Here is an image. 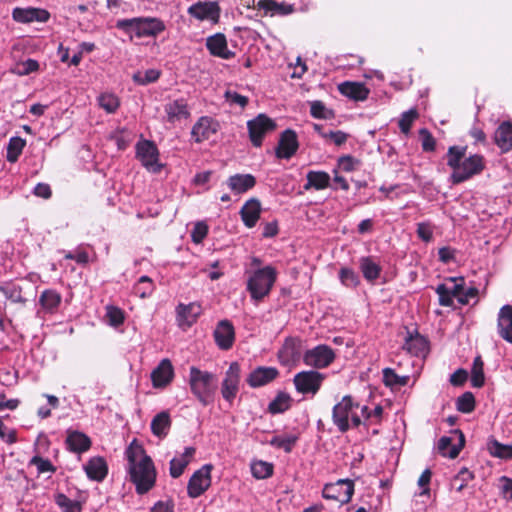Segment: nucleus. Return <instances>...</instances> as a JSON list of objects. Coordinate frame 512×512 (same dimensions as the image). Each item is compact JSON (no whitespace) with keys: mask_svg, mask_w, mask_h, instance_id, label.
I'll return each mask as SVG.
<instances>
[{"mask_svg":"<svg viewBox=\"0 0 512 512\" xmlns=\"http://www.w3.org/2000/svg\"><path fill=\"white\" fill-rule=\"evenodd\" d=\"M129 473L139 494L148 492L155 484L156 471L152 459L141 445L133 441L126 451Z\"/></svg>","mask_w":512,"mask_h":512,"instance_id":"obj_1","label":"nucleus"},{"mask_svg":"<svg viewBox=\"0 0 512 512\" xmlns=\"http://www.w3.org/2000/svg\"><path fill=\"white\" fill-rule=\"evenodd\" d=\"M116 28L128 34L131 38L157 37L165 29V23L156 17H135L120 19Z\"/></svg>","mask_w":512,"mask_h":512,"instance_id":"obj_2","label":"nucleus"},{"mask_svg":"<svg viewBox=\"0 0 512 512\" xmlns=\"http://www.w3.org/2000/svg\"><path fill=\"white\" fill-rule=\"evenodd\" d=\"M216 381L217 378L214 374L202 371L194 366L190 368V389L204 406L212 402V398L217 387Z\"/></svg>","mask_w":512,"mask_h":512,"instance_id":"obj_3","label":"nucleus"},{"mask_svg":"<svg viewBox=\"0 0 512 512\" xmlns=\"http://www.w3.org/2000/svg\"><path fill=\"white\" fill-rule=\"evenodd\" d=\"M276 276V270L272 266L256 269L247 281V289L252 299L259 301L267 296L276 281Z\"/></svg>","mask_w":512,"mask_h":512,"instance_id":"obj_4","label":"nucleus"},{"mask_svg":"<svg viewBox=\"0 0 512 512\" xmlns=\"http://www.w3.org/2000/svg\"><path fill=\"white\" fill-rule=\"evenodd\" d=\"M359 404L354 403L350 396H344L333 408V422L340 431H347L351 424L355 427L361 424L358 413Z\"/></svg>","mask_w":512,"mask_h":512,"instance_id":"obj_5","label":"nucleus"},{"mask_svg":"<svg viewBox=\"0 0 512 512\" xmlns=\"http://www.w3.org/2000/svg\"><path fill=\"white\" fill-rule=\"evenodd\" d=\"M484 169L483 157L480 155H471L464 158L460 167L453 171L451 181L453 184L462 183L472 176L479 174Z\"/></svg>","mask_w":512,"mask_h":512,"instance_id":"obj_6","label":"nucleus"},{"mask_svg":"<svg viewBox=\"0 0 512 512\" xmlns=\"http://www.w3.org/2000/svg\"><path fill=\"white\" fill-rule=\"evenodd\" d=\"M187 12L199 21H209L216 24L219 22L221 8L215 1H198L191 5Z\"/></svg>","mask_w":512,"mask_h":512,"instance_id":"obj_7","label":"nucleus"},{"mask_svg":"<svg viewBox=\"0 0 512 512\" xmlns=\"http://www.w3.org/2000/svg\"><path fill=\"white\" fill-rule=\"evenodd\" d=\"M354 492V484L349 479H340L336 483L325 485L323 489V497L326 499L336 500L341 504L350 501Z\"/></svg>","mask_w":512,"mask_h":512,"instance_id":"obj_8","label":"nucleus"},{"mask_svg":"<svg viewBox=\"0 0 512 512\" xmlns=\"http://www.w3.org/2000/svg\"><path fill=\"white\" fill-rule=\"evenodd\" d=\"M323 380L324 375L317 371H302L294 376L293 381L298 392L316 394Z\"/></svg>","mask_w":512,"mask_h":512,"instance_id":"obj_9","label":"nucleus"},{"mask_svg":"<svg viewBox=\"0 0 512 512\" xmlns=\"http://www.w3.org/2000/svg\"><path fill=\"white\" fill-rule=\"evenodd\" d=\"M335 358L333 350L327 345H318L307 350L303 356L306 365L315 368H325L330 365Z\"/></svg>","mask_w":512,"mask_h":512,"instance_id":"obj_10","label":"nucleus"},{"mask_svg":"<svg viewBox=\"0 0 512 512\" xmlns=\"http://www.w3.org/2000/svg\"><path fill=\"white\" fill-rule=\"evenodd\" d=\"M211 465H204L197 470L188 482V495L196 498L203 494L211 485Z\"/></svg>","mask_w":512,"mask_h":512,"instance_id":"obj_11","label":"nucleus"},{"mask_svg":"<svg viewBox=\"0 0 512 512\" xmlns=\"http://www.w3.org/2000/svg\"><path fill=\"white\" fill-rule=\"evenodd\" d=\"M137 157L143 166L151 172H159L161 164L158 161L157 147L150 141H143L137 145Z\"/></svg>","mask_w":512,"mask_h":512,"instance_id":"obj_12","label":"nucleus"},{"mask_svg":"<svg viewBox=\"0 0 512 512\" xmlns=\"http://www.w3.org/2000/svg\"><path fill=\"white\" fill-rule=\"evenodd\" d=\"M247 126L253 145L260 146L263 136L267 132L274 130L275 123L266 115L260 114L255 119L248 121Z\"/></svg>","mask_w":512,"mask_h":512,"instance_id":"obj_13","label":"nucleus"},{"mask_svg":"<svg viewBox=\"0 0 512 512\" xmlns=\"http://www.w3.org/2000/svg\"><path fill=\"white\" fill-rule=\"evenodd\" d=\"M240 382V366L237 362H232L226 371L225 378L222 383L221 393L225 400L232 401L238 393V385Z\"/></svg>","mask_w":512,"mask_h":512,"instance_id":"obj_14","label":"nucleus"},{"mask_svg":"<svg viewBox=\"0 0 512 512\" xmlns=\"http://www.w3.org/2000/svg\"><path fill=\"white\" fill-rule=\"evenodd\" d=\"M206 48L211 55L229 60L235 56V53L228 48L226 36L222 33H216L206 39Z\"/></svg>","mask_w":512,"mask_h":512,"instance_id":"obj_15","label":"nucleus"},{"mask_svg":"<svg viewBox=\"0 0 512 512\" xmlns=\"http://www.w3.org/2000/svg\"><path fill=\"white\" fill-rule=\"evenodd\" d=\"M219 130V123L210 117H201L192 128V137L196 142L210 139Z\"/></svg>","mask_w":512,"mask_h":512,"instance_id":"obj_16","label":"nucleus"},{"mask_svg":"<svg viewBox=\"0 0 512 512\" xmlns=\"http://www.w3.org/2000/svg\"><path fill=\"white\" fill-rule=\"evenodd\" d=\"M202 312L201 305L190 303L188 305L179 304L177 307V321L180 327L187 328L193 325Z\"/></svg>","mask_w":512,"mask_h":512,"instance_id":"obj_17","label":"nucleus"},{"mask_svg":"<svg viewBox=\"0 0 512 512\" xmlns=\"http://www.w3.org/2000/svg\"><path fill=\"white\" fill-rule=\"evenodd\" d=\"M214 338L221 349L227 350L231 348L235 338L232 323L228 320L220 321L214 331Z\"/></svg>","mask_w":512,"mask_h":512,"instance_id":"obj_18","label":"nucleus"},{"mask_svg":"<svg viewBox=\"0 0 512 512\" xmlns=\"http://www.w3.org/2000/svg\"><path fill=\"white\" fill-rule=\"evenodd\" d=\"M174 369L169 359H163L151 374L153 386L162 388L167 386L173 379Z\"/></svg>","mask_w":512,"mask_h":512,"instance_id":"obj_19","label":"nucleus"},{"mask_svg":"<svg viewBox=\"0 0 512 512\" xmlns=\"http://www.w3.org/2000/svg\"><path fill=\"white\" fill-rule=\"evenodd\" d=\"M298 149L297 135L293 130H286L281 134L276 150L277 157L290 158Z\"/></svg>","mask_w":512,"mask_h":512,"instance_id":"obj_20","label":"nucleus"},{"mask_svg":"<svg viewBox=\"0 0 512 512\" xmlns=\"http://www.w3.org/2000/svg\"><path fill=\"white\" fill-rule=\"evenodd\" d=\"M278 374L274 367H258L250 373L247 382L253 388L261 387L276 379Z\"/></svg>","mask_w":512,"mask_h":512,"instance_id":"obj_21","label":"nucleus"},{"mask_svg":"<svg viewBox=\"0 0 512 512\" xmlns=\"http://www.w3.org/2000/svg\"><path fill=\"white\" fill-rule=\"evenodd\" d=\"M12 17L20 23L45 22L49 18V14L47 11L37 8H15Z\"/></svg>","mask_w":512,"mask_h":512,"instance_id":"obj_22","label":"nucleus"},{"mask_svg":"<svg viewBox=\"0 0 512 512\" xmlns=\"http://www.w3.org/2000/svg\"><path fill=\"white\" fill-rule=\"evenodd\" d=\"M497 328L499 335L512 344V306H503L498 314Z\"/></svg>","mask_w":512,"mask_h":512,"instance_id":"obj_23","label":"nucleus"},{"mask_svg":"<svg viewBox=\"0 0 512 512\" xmlns=\"http://www.w3.org/2000/svg\"><path fill=\"white\" fill-rule=\"evenodd\" d=\"M454 434L458 437V440H459L458 444H453L452 437H448V436H444V437L440 438V440L438 442L439 452L443 456H445V457L447 456L452 459L456 458L458 456V454L460 453V450L464 446V441H465L464 435L461 431L456 430L454 432Z\"/></svg>","mask_w":512,"mask_h":512,"instance_id":"obj_24","label":"nucleus"},{"mask_svg":"<svg viewBox=\"0 0 512 512\" xmlns=\"http://www.w3.org/2000/svg\"><path fill=\"white\" fill-rule=\"evenodd\" d=\"M256 179L251 174H235L227 180V185L235 194H242L255 186Z\"/></svg>","mask_w":512,"mask_h":512,"instance_id":"obj_25","label":"nucleus"},{"mask_svg":"<svg viewBox=\"0 0 512 512\" xmlns=\"http://www.w3.org/2000/svg\"><path fill=\"white\" fill-rule=\"evenodd\" d=\"M167 120L171 123L185 120L190 116L187 103L183 99L171 101L165 105Z\"/></svg>","mask_w":512,"mask_h":512,"instance_id":"obj_26","label":"nucleus"},{"mask_svg":"<svg viewBox=\"0 0 512 512\" xmlns=\"http://www.w3.org/2000/svg\"><path fill=\"white\" fill-rule=\"evenodd\" d=\"M301 355V341L297 338H287L278 353L280 361L288 364Z\"/></svg>","mask_w":512,"mask_h":512,"instance_id":"obj_27","label":"nucleus"},{"mask_svg":"<svg viewBox=\"0 0 512 512\" xmlns=\"http://www.w3.org/2000/svg\"><path fill=\"white\" fill-rule=\"evenodd\" d=\"M261 213V204L259 200L251 198L242 207L240 214L244 224L252 228L257 223Z\"/></svg>","mask_w":512,"mask_h":512,"instance_id":"obj_28","label":"nucleus"},{"mask_svg":"<svg viewBox=\"0 0 512 512\" xmlns=\"http://www.w3.org/2000/svg\"><path fill=\"white\" fill-rule=\"evenodd\" d=\"M339 91L356 101H363L368 97L369 89L364 84L358 82H345L339 85Z\"/></svg>","mask_w":512,"mask_h":512,"instance_id":"obj_29","label":"nucleus"},{"mask_svg":"<svg viewBox=\"0 0 512 512\" xmlns=\"http://www.w3.org/2000/svg\"><path fill=\"white\" fill-rule=\"evenodd\" d=\"M195 454V448L193 447H187L185 448V451L183 454H181L180 457H175L170 461V475L173 478L180 477L187 465L192 460L193 456Z\"/></svg>","mask_w":512,"mask_h":512,"instance_id":"obj_30","label":"nucleus"},{"mask_svg":"<svg viewBox=\"0 0 512 512\" xmlns=\"http://www.w3.org/2000/svg\"><path fill=\"white\" fill-rule=\"evenodd\" d=\"M495 142L502 152L512 149V123L503 122L495 132Z\"/></svg>","mask_w":512,"mask_h":512,"instance_id":"obj_31","label":"nucleus"},{"mask_svg":"<svg viewBox=\"0 0 512 512\" xmlns=\"http://www.w3.org/2000/svg\"><path fill=\"white\" fill-rule=\"evenodd\" d=\"M87 476L95 481H102L107 475V464L101 457H94L85 465Z\"/></svg>","mask_w":512,"mask_h":512,"instance_id":"obj_32","label":"nucleus"},{"mask_svg":"<svg viewBox=\"0 0 512 512\" xmlns=\"http://www.w3.org/2000/svg\"><path fill=\"white\" fill-rule=\"evenodd\" d=\"M258 6L271 15H288L294 11L293 5L275 0H260Z\"/></svg>","mask_w":512,"mask_h":512,"instance_id":"obj_33","label":"nucleus"},{"mask_svg":"<svg viewBox=\"0 0 512 512\" xmlns=\"http://www.w3.org/2000/svg\"><path fill=\"white\" fill-rule=\"evenodd\" d=\"M404 349L412 355L425 356L428 344L426 339L420 335L410 336L405 342Z\"/></svg>","mask_w":512,"mask_h":512,"instance_id":"obj_34","label":"nucleus"},{"mask_svg":"<svg viewBox=\"0 0 512 512\" xmlns=\"http://www.w3.org/2000/svg\"><path fill=\"white\" fill-rule=\"evenodd\" d=\"M171 420L168 412L163 411L157 414L151 422V430L154 435L164 437L170 428Z\"/></svg>","mask_w":512,"mask_h":512,"instance_id":"obj_35","label":"nucleus"},{"mask_svg":"<svg viewBox=\"0 0 512 512\" xmlns=\"http://www.w3.org/2000/svg\"><path fill=\"white\" fill-rule=\"evenodd\" d=\"M67 444L74 452H84L90 448V439L83 433L72 432L67 437Z\"/></svg>","mask_w":512,"mask_h":512,"instance_id":"obj_36","label":"nucleus"},{"mask_svg":"<svg viewBox=\"0 0 512 512\" xmlns=\"http://www.w3.org/2000/svg\"><path fill=\"white\" fill-rule=\"evenodd\" d=\"M307 181L308 183L305 185V189L314 187L317 190H321L329 185L330 176L326 172L310 171L307 174Z\"/></svg>","mask_w":512,"mask_h":512,"instance_id":"obj_37","label":"nucleus"},{"mask_svg":"<svg viewBox=\"0 0 512 512\" xmlns=\"http://www.w3.org/2000/svg\"><path fill=\"white\" fill-rule=\"evenodd\" d=\"M360 269L364 278L368 281L377 279L381 271L379 265L369 257L360 259Z\"/></svg>","mask_w":512,"mask_h":512,"instance_id":"obj_38","label":"nucleus"},{"mask_svg":"<svg viewBox=\"0 0 512 512\" xmlns=\"http://www.w3.org/2000/svg\"><path fill=\"white\" fill-rule=\"evenodd\" d=\"M0 292L10 301L14 303L24 304L26 299L22 295L20 286L13 283H6L0 286Z\"/></svg>","mask_w":512,"mask_h":512,"instance_id":"obj_39","label":"nucleus"},{"mask_svg":"<svg viewBox=\"0 0 512 512\" xmlns=\"http://www.w3.org/2000/svg\"><path fill=\"white\" fill-rule=\"evenodd\" d=\"M483 366L484 363L481 356H477L473 361L471 370V383L476 388L482 387L485 382Z\"/></svg>","mask_w":512,"mask_h":512,"instance_id":"obj_40","label":"nucleus"},{"mask_svg":"<svg viewBox=\"0 0 512 512\" xmlns=\"http://www.w3.org/2000/svg\"><path fill=\"white\" fill-rule=\"evenodd\" d=\"M488 450L491 455L498 458L509 459L512 457V444H502L497 440H491L488 443Z\"/></svg>","mask_w":512,"mask_h":512,"instance_id":"obj_41","label":"nucleus"},{"mask_svg":"<svg viewBox=\"0 0 512 512\" xmlns=\"http://www.w3.org/2000/svg\"><path fill=\"white\" fill-rule=\"evenodd\" d=\"M409 376H399L393 369L385 368L383 370V381L386 386L397 388L405 386L408 383Z\"/></svg>","mask_w":512,"mask_h":512,"instance_id":"obj_42","label":"nucleus"},{"mask_svg":"<svg viewBox=\"0 0 512 512\" xmlns=\"http://www.w3.org/2000/svg\"><path fill=\"white\" fill-rule=\"evenodd\" d=\"M25 140L20 137H12L7 146V160L14 163L18 160L25 146Z\"/></svg>","mask_w":512,"mask_h":512,"instance_id":"obj_43","label":"nucleus"},{"mask_svg":"<svg viewBox=\"0 0 512 512\" xmlns=\"http://www.w3.org/2000/svg\"><path fill=\"white\" fill-rule=\"evenodd\" d=\"M98 104L107 113H114L118 109L120 101L116 95L105 92L98 97Z\"/></svg>","mask_w":512,"mask_h":512,"instance_id":"obj_44","label":"nucleus"},{"mask_svg":"<svg viewBox=\"0 0 512 512\" xmlns=\"http://www.w3.org/2000/svg\"><path fill=\"white\" fill-rule=\"evenodd\" d=\"M154 290L153 281L148 276H142L134 286V293L144 299L150 297Z\"/></svg>","mask_w":512,"mask_h":512,"instance_id":"obj_45","label":"nucleus"},{"mask_svg":"<svg viewBox=\"0 0 512 512\" xmlns=\"http://www.w3.org/2000/svg\"><path fill=\"white\" fill-rule=\"evenodd\" d=\"M465 156V148H460L457 146H452L449 148L447 153V164L450 166L453 171H456L458 167H460L462 161Z\"/></svg>","mask_w":512,"mask_h":512,"instance_id":"obj_46","label":"nucleus"},{"mask_svg":"<svg viewBox=\"0 0 512 512\" xmlns=\"http://www.w3.org/2000/svg\"><path fill=\"white\" fill-rule=\"evenodd\" d=\"M61 301L60 295L53 290H46L40 296V304L46 310L55 309Z\"/></svg>","mask_w":512,"mask_h":512,"instance_id":"obj_47","label":"nucleus"},{"mask_svg":"<svg viewBox=\"0 0 512 512\" xmlns=\"http://www.w3.org/2000/svg\"><path fill=\"white\" fill-rule=\"evenodd\" d=\"M251 472L257 479H265L273 472L272 464L265 461H255L251 464Z\"/></svg>","mask_w":512,"mask_h":512,"instance_id":"obj_48","label":"nucleus"},{"mask_svg":"<svg viewBox=\"0 0 512 512\" xmlns=\"http://www.w3.org/2000/svg\"><path fill=\"white\" fill-rule=\"evenodd\" d=\"M291 398L288 394L280 393L270 404L271 413H282L290 407Z\"/></svg>","mask_w":512,"mask_h":512,"instance_id":"obj_49","label":"nucleus"},{"mask_svg":"<svg viewBox=\"0 0 512 512\" xmlns=\"http://www.w3.org/2000/svg\"><path fill=\"white\" fill-rule=\"evenodd\" d=\"M296 441L297 437L293 435L275 436L271 439L270 444L277 448L283 449L285 452H290Z\"/></svg>","mask_w":512,"mask_h":512,"instance_id":"obj_50","label":"nucleus"},{"mask_svg":"<svg viewBox=\"0 0 512 512\" xmlns=\"http://www.w3.org/2000/svg\"><path fill=\"white\" fill-rule=\"evenodd\" d=\"M458 411L462 413H470L475 407V399L471 392L462 394L456 402Z\"/></svg>","mask_w":512,"mask_h":512,"instance_id":"obj_51","label":"nucleus"},{"mask_svg":"<svg viewBox=\"0 0 512 512\" xmlns=\"http://www.w3.org/2000/svg\"><path fill=\"white\" fill-rule=\"evenodd\" d=\"M160 76V72L155 69H149L145 72H137L133 75V80L140 84L146 85L152 82H155Z\"/></svg>","mask_w":512,"mask_h":512,"instance_id":"obj_52","label":"nucleus"},{"mask_svg":"<svg viewBox=\"0 0 512 512\" xmlns=\"http://www.w3.org/2000/svg\"><path fill=\"white\" fill-rule=\"evenodd\" d=\"M56 503L64 509V512H80L81 506L78 502L72 501L64 494L56 496Z\"/></svg>","mask_w":512,"mask_h":512,"instance_id":"obj_53","label":"nucleus"},{"mask_svg":"<svg viewBox=\"0 0 512 512\" xmlns=\"http://www.w3.org/2000/svg\"><path fill=\"white\" fill-rule=\"evenodd\" d=\"M340 280L347 287H356L359 283L358 275L349 268H342L340 270Z\"/></svg>","mask_w":512,"mask_h":512,"instance_id":"obj_54","label":"nucleus"},{"mask_svg":"<svg viewBox=\"0 0 512 512\" xmlns=\"http://www.w3.org/2000/svg\"><path fill=\"white\" fill-rule=\"evenodd\" d=\"M418 117V113L416 110L411 109L402 114L401 119L399 120V127L401 131L407 134L410 131L413 121Z\"/></svg>","mask_w":512,"mask_h":512,"instance_id":"obj_55","label":"nucleus"},{"mask_svg":"<svg viewBox=\"0 0 512 512\" xmlns=\"http://www.w3.org/2000/svg\"><path fill=\"white\" fill-rule=\"evenodd\" d=\"M436 293L439 295V303L442 306H452L454 296L448 292V284H440L436 288Z\"/></svg>","mask_w":512,"mask_h":512,"instance_id":"obj_56","label":"nucleus"},{"mask_svg":"<svg viewBox=\"0 0 512 512\" xmlns=\"http://www.w3.org/2000/svg\"><path fill=\"white\" fill-rule=\"evenodd\" d=\"M38 68L39 64L36 60L28 59L22 63H19L15 68V72L18 75H28L31 72L37 71Z\"/></svg>","mask_w":512,"mask_h":512,"instance_id":"obj_57","label":"nucleus"},{"mask_svg":"<svg viewBox=\"0 0 512 512\" xmlns=\"http://www.w3.org/2000/svg\"><path fill=\"white\" fill-rule=\"evenodd\" d=\"M472 479V474L467 469H462L459 474L453 479L452 485L460 492L466 486V482Z\"/></svg>","mask_w":512,"mask_h":512,"instance_id":"obj_58","label":"nucleus"},{"mask_svg":"<svg viewBox=\"0 0 512 512\" xmlns=\"http://www.w3.org/2000/svg\"><path fill=\"white\" fill-rule=\"evenodd\" d=\"M106 316L112 326H118L124 321L123 312L116 307H108Z\"/></svg>","mask_w":512,"mask_h":512,"instance_id":"obj_59","label":"nucleus"},{"mask_svg":"<svg viewBox=\"0 0 512 512\" xmlns=\"http://www.w3.org/2000/svg\"><path fill=\"white\" fill-rule=\"evenodd\" d=\"M30 464L35 465L39 473L53 472L55 470L49 460L43 459L39 456H34L31 459Z\"/></svg>","mask_w":512,"mask_h":512,"instance_id":"obj_60","label":"nucleus"},{"mask_svg":"<svg viewBox=\"0 0 512 512\" xmlns=\"http://www.w3.org/2000/svg\"><path fill=\"white\" fill-rule=\"evenodd\" d=\"M311 115L315 118H329L331 112L326 109L320 101H314L311 103Z\"/></svg>","mask_w":512,"mask_h":512,"instance_id":"obj_61","label":"nucleus"},{"mask_svg":"<svg viewBox=\"0 0 512 512\" xmlns=\"http://www.w3.org/2000/svg\"><path fill=\"white\" fill-rule=\"evenodd\" d=\"M207 232L208 227L206 224H204L203 222L196 223L191 232L192 240L195 243H200L206 237Z\"/></svg>","mask_w":512,"mask_h":512,"instance_id":"obj_62","label":"nucleus"},{"mask_svg":"<svg viewBox=\"0 0 512 512\" xmlns=\"http://www.w3.org/2000/svg\"><path fill=\"white\" fill-rule=\"evenodd\" d=\"M422 139V148L424 151H433L435 149V139L427 129L420 130Z\"/></svg>","mask_w":512,"mask_h":512,"instance_id":"obj_63","label":"nucleus"},{"mask_svg":"<svg viewBox=\"0 0 512 512\" xmlns=\"http://www.w3.org/2000/svg\"><path fill=\"white\" fill-rule=\"evenodd\" d=\"M225 98L231 104L239 105L242 108L245 107L248 103V98L246 96L238 94L234 91H227L225 93Z\"/></svg>","mask_w":512,"mask_h":512,"instance_id":"obj_64","label":"nucleus"}]
</instances>
